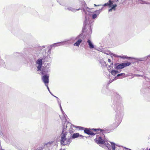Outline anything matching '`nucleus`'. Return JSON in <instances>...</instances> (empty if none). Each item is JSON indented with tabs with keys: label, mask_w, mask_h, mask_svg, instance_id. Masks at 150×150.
I'll return each instance as SVG.
<instances>
[{
	"label": "nucleus",
	"mask_w": 150,
	"mask_h": 150,
	"mask_svg": "<svg viewBox=\"0 0 150 150\" xmlns=\"http://www.w3.org/2000/svg\"><path fill=\"white\" fill-rule=\"evenodd\" d=\"M68 126H71V127H74V125L70 123L65 122L63 125V129L60 135V144L61 145L69 146L72 141V138L67 136L68 132L66 131Z\"/></svg>",
	"instance_id": "1"
},
{
	"label": "nucleus",
	"mask_w": 150,
	"mask_h": 150,
	"mask_svg": "<svg viewBox=\"0 0 150 150\" xmlns=\"http://www.w3.org/2000/svg\"><path fill=\"white\" fill-rule=\"evenodd\" d=\"M125 0H109V3H107L104 4L103 6H108L109 7L111 8L109 10V11H111L112 10L115 11V8L117 6V5L116 3L118 2L120 4L122 3ZM137 2L141 4H149L150 3L148 2H146L142 0H136Z\"/></svg>",
	"instance_id": "2"
},
{
	"label": "nucleus",
	"mask_w": 150,
	"mask_h": 150,
	"mask_svg": "<svg viewBox=\"0 0 150 150\" xmlns=\"http://www.w3.org/2000/svg\"><path fill=\"white\" fill-rule=\"evenodd\" d=\"M83 11L86 15H92V17L93 19L96 18L100 12V10H97L95 11L96 14H93L94 13V11H93L92 9H90L88 7H86L84 8L83 9Z\"/></svg>",
	"instance_id": "3"
},
{
	"label": "nucleus",
	"mask_w": 150,
	"mask_h": 150,
	"mask_svg": "<svg viewBox=\"0 0 150 150\" xmlns=\"http://www.w3.org/2000/svg\"><path fill=\"white\" fill-rule=\"evenodd\" d=\"M94 140L96 143L98 144L101 146L104 147L105 146H106L108 148L109 150H110L109 149L110 145L109 143L106 141H105L100 137H97Z\"/></svg>",
	"instance_id": "4"
},
{
	"label": "nucleus",
	"mask_w": 150,
	"mask_h": 150,
	"mask_svg": "<svg viewBox=\"0 0 150 150\" xmlns=\"http://www.w3.org/2000/svg\"><path fill=\"white\" fill-rule=\"evenodd\" d=\"M49 70L47 68H43L42 70L41 73L42 74L45 75L42 77V79L45 85L47 84L49 82V76L45 75L48 71Z\"/></svg>",
	"instance_id": "5"
},
{
	"label": "nucleus",
	"mask_w": 150,
	"mask_h": 150,
	"mask_svg": "<svg viewBox=\"0 0 150 150\" xmlns=\"http://www.w3.org/2000/svg\"><path fill=\"white\" fill-rule=\"evenodd\" d=\"M101 131L102 130L100 129H86L84 130V132L85 133L91 135H93L96 134H99L101 132Z\"/></svg>",
	"instance_id": "6"
},
{
	"label": "nucleus",
	"mask_w": 150,
	"mask_h": 150,
	"mask_svg": "<svg viewBox=\"0 0 150 150\" xmlns=\"http://www.w3.org/2000/svg\"><path fill=\"white\" fill-rule=\"evenodd\" d=\"M73 40V38H71L69 40H65L64 41L60 42L59 43H55L53 44V45L54 46H58L60 45H63L64 44H70L71 42H69L71 40Z\"/></svg>",
	"instance_id": "7"
},
{
	"label": "nucleus",
	"mask_w": 150,
	"mask_h": 150,
	"mask_svg": "<svg viewBox=\"0 0 150 150\" xmlns=\"http://www.w3.org/2000/svg\"><path fill=\"white\" fill-rule=\"evenodd\" d=\"M104 53H105L107 55L110 54L112 57H120L123 59L127 58V57L126 56H123L122 57L119 56L115 54L111 53L110 51H106L104 52Z\"/></svg>",
	"instance_id": "8"
},
{
	"label": "nucleus",
	"mask_w": 150,
	"mask_h": 150,
	"mask_svg": "<svg viewBox=\"0 0 150 150\" xmlns=\"http://www.w3.org/2000/svg\"><path fill=\"white\" fill-rule=\"evenodd\" d=\"M42 59H40L37 60L36 62V64L37 65L38 71L41 70V67L42 64Z\"/></svg>",
	"instance_id": "9"
},
{
	"label": "nucleus",
	"mask_w": 150,
	"mask_h": 150,
	"mask_svg": "<svg viewBox=\"0 0 150 150\" xmlns=\"http://www.w3.org/2000/svg\"><path fill=\"white\" fill-rule=\"evenodd\" d=\"M87 43L90 49H92L94 47V45L91 40H88Z\"/></svg>",
	"instance_id": "10"
},
{
	"label": "nucleus",
	"mask_w": 150,
	"mask_h": 150,
	"mask_svg": "<svg viewBox=\"0 0 150 150\" xmlns=\"http://www.w3.org/2000/svg\"><path fill=\"white\" fill-rule=\"evenodd\" d=\"M67 9H68L69 11H71L72 12H75L77 11H78L79 10V8L76 9L74 8L71 7H68Z\"/></svg>",
	"instance_id": "11"
},
{
	"label": "nucleus",
	"mask_w": 150,
	"mask_h": 150,
	"mask_svg": "<svg viewBox=\"0 0 150 150\" xmlns=\"http://www.w3.org/2000/svg\"><path fill=\"white\" fill-rule=\"evenodd\" d=\"M124 68V67L123 63L118 65L116 67V68L117 69H121Z\"/></svg>",
	"instance_id": "12"
},
{
	"label": "nucleus",
	"mask_w": 150,
	"mask_h": 150,
	"mask_svg": "<svg viewBox=\"0 0 150 150\" xmlns=\"http://www.w3.org/2000/svg\"><path fill=\"white\" fill-rule=\"evenodd\" d=\"M82 40L81 39H79L78 41H76L75 43H74V45L79 47L81 42Z\"/></svg>",
	"instance_id": "13"
},
{
	"label": "nucleus",
	"mask_w": 150,
	"mask_h": 150,
	"mask_svg": "<svg viewBox=\"0 0 150 150\" xmlns=\"http://www.w3.org/2000/svg\"><path fill=\"white\" fill-rule=\"evenodd\" d=\"M109 142L111 146L112 147V150H115V146H117V145L115 144L113 142Z\"/></svg>",
	"instance_id": "14"
},
{
	"label": "nucleus",
	"mask_w": 150,
	"mask_h": 150,
	"mask_svg": "<svg viewBox=\"0 0 150 150\" xmlns=\"http://www.w3.org/2000/svg\"><path fill=\"white\" fill-rule=\"evenodd\" d=\"M90 23V21L88 18H87L86 17V20L84 22V24L86 26L87 25H89Z\"/></svg>",
	"instance_id": "15"
},
{
	"label": "nucleus",
	"mask_w": 150,
	"mask_h": 150,
	"mask_svg": "<svg viewBox=\"0 0 150 150\" xmlns=\"http://www.w3.org/2000/svg\"><path fill=\"white\" fill-rule=\"evenodd\" d=\"M109 72L114 76H115L118 73V71H117L113 69L111 71H109Z\"/></svg>",
	"instance_id": "16"
},
{
	"label": "nucleus",
	"mask_w": 150,
	"mask_h": 150,
	"mask_svg": "<svg viewBox=\"0 0 150 150\" xmlns=\"http://www.w3.org/2000/svg\"><path fill=\"white\" fill-rule=\"evenodd\" d=\"M79 133H76L74 134L72 137V138L75 139L79 137Z\"/></svg>",
	"instance_id": "17"
},
{
	"label": "nucleus",
	"mask_w": 150,
	"mask_h": 150,
	"mask_svg": "<svg viewBox=\"0 0 150 150\" xmlns=\"http://www.w3.org/2000/svg\"><path fill=\"white\" fill-rule=\"evenodd\" d=\"M123 76V77H122V78H124V77H126L128 76V75H125V74L124 73H121V74H118L117 75V77H119V76Z\"/></svg>",
	"instance_id": "18"
},
{
	"label": "nucleus",
	"mask_w": 150,
	"mask_h": 150,
	"mask_svg": "<svg viewBox=\"0 0 150 150\" xmlns=\"http://www.w3.org/2000/svg\"><path fill=\"white\" fill-rule=\"evenodd\" d=\"M124 67L126 66H128L130 65L131 63L130 62H127L123 63Z\"/></svg>",
	"instance_id": "19"
},
{
	"label": "nucleus",
	"mask_w": 150,
	"mask_h": 150,
	"mask_svg": "<svg viewBox=\"0 0 150 150\" xmlns=\"http://www.w3.org/2000/svg\"><path fill=\"white\" fill-rule=\"evenodd\" d=\"M89 31L87 32V33L89 35L91 34L92 33V30L91 28H89Z\"/></svg>",
	"instance_id": "20"
},
{
	"label": "nucleus",
	"mask_w": 150,
	"mask_h": 150,
	"mask_svg": "<svg viewBox=\"0 0 150 150\" xmlns=\"http://www.w3.org/2000/svg\"><path fill=\"white\" fill-rule=\"evenodd\" d=\"M60 118L62 119V120L64 121H65L66 120V119L65 118V116L64 114L63 115V117H61L60 116Z\"/></svg>",
	"instance_id": "21"
},
{
	"label": "nucleus",
	"mask_w": 150,
	"mask_h": 150,
	"mask_svg": "<svg viewBox=\"0 0 150 150\" xmlns=\"http://www.w3.org/2000/svg\"><path fill=\"white\" fill-rule=\"evenodd\" d=\"M113 63H112L110 65L108 66V69L109 70H110L112 68V66L113 65Z\"/></svg>",
	"instance_id": "22"
},
{
	"label": "nucleus",
	"mask_w": 150,
	"mask_h": 150,
	"mask_svg": "<svg viewBox=\"0 0 150 150\" xmlns=\"http://www.w3.org/2000/svg\"><path fill=\"white\" fill-rule=\"evenodd\" d=\"M76 127L78 128L80 130H82L83 129V127Z\"/></svg>",
	"instance_id": "23"
},
{
	"label": "nucleus",
	"mask_w": 150,
	"mask_h": 150,
	"mask_svg": "<svg viewBox=\"0 0 150 150\" xmlns=\"http://www.w3.org/2000/svg\"><path fill=\"white\" fill-rule=\"evenodd\" d=\"M59 105L60 106V109H61V110L62 113L63 114V111L62 110V107H61V103H59Z\"/></svg>",
	"instance_id": "24"
},
{
	"label": "nucleus",
	"mask_w": 150,
	"mask_h": 150,
	"mask_svg": "<svg viewBox=\"0 0 150 150\" xmlns=\"http://www.w3.org/2000/svg\"><path fill=\"white\" fill-rule=\"evenodd\" d=\"M45 85L47 87V89L49 91V92H50V93H51V92H50V90L49 89V88L48 87V84H46Z\"/></svg>",
	"instance_id": "25"
},
{
	"label": "nucleus",
	"mask_w": 150,
	"mask_h": 150,
	"mask_svg": "<svg viewBox=\"0 0 150 150\" xmlns=\"http://www.w3.org/2000/svg\"><path fill=\"white\" fill-rule=\"evenodd\" d=\"M134 76H137V77H139V76H141L139 75H133L132 77V78H133L134 77Z\"/></svg>",
	"instance_id": "26"
},
{
	"label": "nucleus",
	"mask_w": 150,
	"mask_h": 150,
	"mask_svg": "<svg viewBox=\"0 0 150 150\" xmlns=\"http://www.w3.org/2000/svg\"><path fill=\"white\" fill-rule=\"evenodd\" d=\"M79 137H80L81 138H83V136L81 135H79Z\"/></svg>",
	"instance_id": "27"
},
{
	"label": "nucleus",
	"mask_w": 150,
	"mask_h": 150,
	"mask_svg": "<svg viewBox=\"0 0 150 150\" xmlns=\"http://www.w3.org/2000/svg\"><path fill=\"white\" fill-rule=\"evenodd\" d=\"M52 143V142H49L47 143V144H51Z\"/></svg>",
	"instance_id": "28"
},
{
	"label": "nucleus",
	"mask_w": 150,
	"mask_h": 150,
	"mask_svg": "<svg viewBox=\"0 0 150 150\" xmlns=\"http://www.w3.org/2000/svg\"><path fill=\"white\" fill-rule=\"evenodd\" d=\"M108 61L109 62H111V60L110 59H108Z\"/></svg>",
	"instance_id": "29"
},
{
	"label": "nucleus",
	"mask_w": 150,
	"mask_h": 150,
	"mask_svg": "<svg viewBox=\"0 0 150 150\" xmlns=\"http://www.w3.org/2000/svg\"><path fill=\"white\" fill-rule=\"evenodd\" d=\"M54 97H56V98H57V101H58V102H59V98L57 97H56V96H54Z\"/></svg>",
	"instance_id": "30"
},
{
	"label": "nucleus",
	"mask_w": 150,
	"mask_h": 150,
	"mask_svg": "<svg viewBox=\"0 0 150 150\" xmlns=\"http://www.w3.org/2000/svg\"><path fill=\"white\" fill-rule=\"evenodd\" d=\"M0 150H4L3 149H1V146H0Z\"/></svg>",
	"instance_id": "31"
},
{
	"label": "nucleus",
	"mask_w": 150,
	"mask_h": 150,
	"mask_svg": "<svg viewBox=\"0 0 150 150\" xmlns=\"http://www.w3.org/2000/svg\"><path fill=\"white\" fill-rule=\"evenodd\" d=\"M0 150H4L3 149H1V146H0Z\"/></svg>",
	"instance_id": "32"
},
{
	"label": "nucleus",
	"mask_w": 150,
	"mask_h": 150,
	"mask_svg": "<svg viewBox=\"0 0 150 150\" xmlns=\"http://www.w3.org/2000/svg\"><path fill=\"white\" fill-rule=\"evenodd\" d=\"M94 5L95 6H97V5L96 4H94Z\"/></svg>",
	"instance_id": "33"
},
{
	"label": "nucleus",
	"mask_w": 150,
	"mask_h": 150,
	"mask_svg": "<svg viewBox=\"0 0 150 150\" xmlns=\"http://www.w3.org/2000/svg\"><path fill=\"white\" fill-rule=\"evenodd\" d=\"M101 5H98L97 6H100Z\"/></svg>",
	"instance_id": "34"
},
{
	"label": "nucleus",
	"mask_w": 150,
	"mask_h": 150,
	"mask_svg": "<svg viewBox=\"0 0 150 150\" xmlns=\"http://www.w3.org/2000/svg\"><path fill=\"white\" fill-rule=\"evenodd\" d=\"M51 94L53 96H54V95H52L51 93Z\"/></svg>",
	"instance_id": "35"
},
{
	"label": "nucleus",
	"mask_w": 150,
	"mask_h": 150,
	"mask_svg": "<svg viewBox=\"0 0 150 150\" xmlns=\"http://www.w3.org/2000/svg\"><path fill=\"white\" fill-rule=\"evenodd\" d=\"M51 94L53 96H54V95H52L51 93Z\"/></svg>",
	"instance_id": "36"
},
{
	"label": "nucleus",
	"mask_w": 150,
	"mask_h": 150,
	"mask_svg": "<svg viewBox=\"0 0 150 150\" xmlns=\"http://www.w3.org/2000/svg\"><path fill=\"white\" fill-rule=\"evenodd\" d=\"M149 150H150V148L149 149Z\"/></svg>",
	"instance_id": "37"
}]
</instances>
